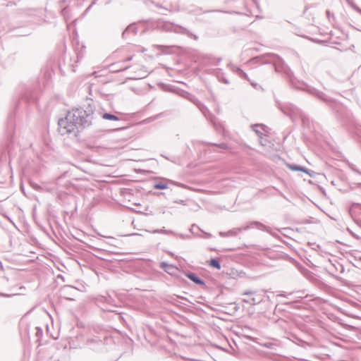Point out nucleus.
<instances>
[{"label":"nucleus","instance_id":"nucleus-1","mask_svg":"<svg viewBox=\"0 0 361 361\" xmlns=\"http://www.w3.org/2000/svg\"><path fill=\"white\" fill-rule=\"evenodd\" d=\"M93 118V111L91 109H74L68 111L64 118L59 121V130L61 134L64 135L73 132L75 128L89 127L92 125Z\"/></svg>","mask_w":361,"mask_h":361},{"label":"nucleus","instance_id":"nucleus-2","mask_svg":"<svg viewBox=\"0 0 361 361\" xmlns=\"http://www.w3.org/2000/svg\"><path fill=\"white\" fill-rule=\"evenodd\" d=\"M44 11L40 8H27L24 12V17L27 18V23L39 25L43 21Z\"/></svg>","mask_w":361,"mask_h":361},{"label":"nucleus","instance_id":"nucleus-3","mask_svg":"<svg viewBox=\"0 0 361 361\" xmlns=\"http://www.w3.org/2000/svg\"><path fill=\"white\" fill-rule=\"evenodd\" d=\"M168 30H172L176 32H180L181 34H185L190 37H192L195 40L198 39V37L196 35L192 34L190 31L188 30L186 28L180 27V26H173L172 25H167Z\"/></svg>","mask_w":361,"mask_h":361},{"label":"nucleus","instance_id":"nucleus-4","mask_svg":"<svg viewBox=\"0 0 361 361\" xmlns=\"http://www.w3.org/2000/svg\"><path fill=\"white\" fill-rule=\"evenodd\" d=\"M306 91L325 102L326 103H329L331 102V99L328 98L323 92L318 91L313 87H307Z\"/></svg>","mask_w":361,"mask_h":361},{"label":"nucleus","instance_id":"nucleus-5","mask_svg":"<svg viewBox=\"0 0 361 361\" xmlns=\"http://www.w3.org/2000/svg\"><path fill=\"white\" fill-rule=\"evenodd\" d=\"M250 228V226H244L243 228H234L230 230L227 232H220L219 235L221 237H230V236H235L237 235L242 230H247Z\"/></svg>","mask_w":361,"mask_h":361},{"label":"nucleus","instance_id":"nucleus-6","mask_svg":"<svg viewBox=\"0 0 361 361\" xmlns=\"http://www.w3.org/2000/svg\"><path fill=\"white\" fill-rule=\"evenodd\" d=\"M199 108L201 110V111L202 112V114L204 115V116L209 121H210L213 123H215V117L209 112V111L208 110V109L205 106L202 104L201 106H200Z\"/></svg>","mask_w":361,"mask_h":361},{"label":"nucleus","instance_id":"nucleus-7","mask_svg":"<svg viewBox=\"0 0 361 361\" xmlns=\"http://www.w3.org/2000/svg\"><path fill=\"white\" fill-rule=\"evenodd\" d=\"M283 111L285 114H288L292 118V119H293L294 118H295L298 116H301V113H300V110L294 106H291L289 107L288 112L283 109Z\"/></svg>","mask_w":361,"mask_h":361},{"label":"nucleus","instance_id":"nucleus-8","mask_svg":"<svg viewBox=\"0 0 361 361\" xmlns=\"http://www.w3.org/2000/svg\"><path fill=\"white\" fill-rule=\"evenodd\" d=\"M250 226L252 227H255L257 229L265 231L273 235V233L271 232V228L259 222V221H252L250 223Z\"/></svg>","mask_w":361,"mask_h":361},{"label":"nucleus","instance_id":"nucleus-9","mask_svg":"<svg viewBox=\"0 0 361 361\" xmlns=\"http://www.w3.org/2000/svg\"><path fill=\"white\" fill-rule=\"evenodd\" d=\"M187 277L190 279L191 281H192L194 283L198 285L204 286V281L201 279L200 277H198L194 273H188L186 274Z\"/></svg>","mask_w":361,"mask_h":361},{"label":"nucleus","instance_id":"nucleus-10","mask_svg":"<svg viewBox=\"0 0 361 361\" xmlns=\"http://www.w3.org/2000/svg\"><path fill=\"white\" fill-rule=\"evenodd\" d=\"M160 267L164 269L166 272H167L169 274H173L174 271L176 270V267L173 265L169 264L168 263L163 262L161 263Z\"/></svg>","mask_w":361,"mask_h":361},{"label":"nucleus","instance_id":"nucleus-11","mask_svg":"<svg viewBox=\"0 0 361 361\" xmlns=\"http://www.w3.org/2000/svg\"><path fill=\"white\" fill-rule=\"evenodd\" d=\"M137 33V27L135 25L132 24L127 27V28L123 31V36L124 37H127L129 34H136Z\"/></svg>","mask_w":361,"mask_h":361},{"label":"nucleus","instance_id":"nucleus-12","mask_svg":"<svg viewBox=\"0 0 361 361\" xmlns=\"http://www.w3.org/2000/svg\"><path fill=\"white\" fill-rule=\"evenodd\" d=\"M262 301V296H256V297H252L250 299H244L243 300V302H247V303H250V304H252V305H256V304H258L260 302Z\"/></svg>","mask_w":361,"mask_h":361},{"label":"nucleus","instance_id":"nucleus-13","mask_svg":"<svg viewBox=\"0 0 361 361\" xmlns=\"http://www.w3.org/2000/svg\"><path fill=\"white\" fill-rule=\"evenodd\" d=\"M101 116L103 119H105V120H111V121H119L120 120L119 117H118L115 115L109 114V113H104L102 114Z\"/></svg>","mask_w":361,"mask_h":361},{"label":"nucleus","instance_id":"nucleus-14","mask_svg":"<svg viewBox=\"0 0 361 361\" xmlns=\"http://www.w3.org/2000/svg\"><path fill=\"white\" fill-rule=\"evenodd\" d=\"M288 168L290 169H291L292 171H302V172H305L306 173H308V170L304 167H302V166H294V165H288Z\"/></svg>","mask_w":361,"mask_h":361},{"label":"nucleus","instance_id":"nucleus-15","mask_svg":"<svg viewBox=\"0 0 361 361\" xmlns=\"http://www.w3.org/2000/svg\"><path fill=\"white\" fill-rule=\"evenodd\" d=\"M350 212L353 213H359L361 214V204H353L350 208Z\"/></svg>","mask_w":361,"mask_h":361},{"label":"nucleus","instance_id":"nucleus-16","mask_svg":"<svg viewBox=\"0 0 361 361\" xmlns=\"http://www.w3.org/2000/svg\"><path fill=\"white\" fill-rule=\"evenodd\" d=\"M209 265L214 268L219 269V270L221 269V268L219 261L216 259H212L210 260Z\"/></svg>","mask_w":361,"mask_h":361},{"label":"nucleus","instance_id":"nucleus-17","mask_svg":"<svg viewBox=\"0 0 361 361\" xmlns=\"http://www.w3.org/2000/svg\"><path fill=\"white\" fill-rule=\"evenodd\" d=\"M262 128L264 129V126H262V125H254L252 126L253 130L257 133V135L261 138L262 137V133L260 132V130H259V128Z\"/></svg>","mask_w":361,"mask_h":361},{"label":"nucleus","instance_id":"nucleus-18","mask_svg":"<svg viewBox=\"0 0 361 361\" xmlns=\"http://www.w3.org/2000/svg\"><path fill=\"white\" fill-rule=\"evenodd\" d=\"M154 189H166L168 188L167 183H164L163 182L157 183L154 185Z\"/></svg>","mask_w":361,"mask_h":361},{"label":"nucleus","instance_id":"nucleus-19","mask_svg":"<svg viewBox=\"0 0 361 361\" xmlns=\"http://www.w3.org/2000/svg\"><path fill=\"white\" fill-rule=\"evenodd\" d=\"M347 2L352 8H353L356 12L361 14V8H360L355 4H354L353 1L348 0Z\"/></svg>","mask_w":361,"mask_h":361},{"label":"nucleus","instance_id":"nucleus-20","mask_svg":"<svg viewBox=\"0 0 361 361\" xmlns=\"http://www.w3.org/2000/svg\"><path fill=\"white\" fill-rule=\"evenodd\" d=\"M35 336L37 337V341H39L42 336V329L39 327H35Z\"/></svg>","mask_w":361,"mask_h":361},{"label":"nucleus","instance_id":"nucleus-21","mask_svg":"<svg viewBox=\"0 0 361 361\" xmlns=\"http://www.w3.org/2000/svg\"><path fill=\"white\" fill-rule=\"evenodd\" d=\"M167 183H169L171 184H173V185H177L178 187H180V188H185V185L182 183H177V182H175L173 180H169V179H165L164 180Z\"/></svg>","mask_w":361,"mask_h":361},{"label":"nucleus","instance_id":"nucleus-22","mask_svg":"<svg viewBox=\"0 0 361 361\" xmlns=\"http://www.w3.org/2000/svg\"><path fill=\"white\" fill-rule=\"evenodd\" d=\"M154 233H165V234H173V232L172 231L165 230V229L157 230L154 231Z\"/></svg>","mask_w":361,"mask_h":361},{"label":"nucleus","instance_id":"nucleus-23","mask_svg":"<svg viewBox=\"0 0 361 361\" xmlns=\"http://www.w3.org/2000/svg\"><path fill=\"white\" fill-rule=\"evenodd\" d=\"M216 147L222 149H226L228 148V146L225 143H221V144H219L218 145H216Z\"/></svg>","mask_w":361,"mask_h":361},{"label":"nucleus","instance_id":"nucleus-24","mask_svg":"<svg viewBox=\"0 0 361 361\" xmlns=\"http://www.w3.org/2000/svg\"><path fill=\"white\" fill-rule=\"evenodd\" d=\"M281 61V60L279 57H277V61H274V62H275V69H276V71H280V70L279 69V67L276 65V63H280Z\"/></svg>","mask_w":361,"mask_h":361},{"label":"nucleus","instance_id":"nucleus-25","mask_svg":"<svg viewBox=\"0 0 361 361\" xmlns=\"http://www.w3.org/2000/svg\"><path fill=\"white\" fill-rule=\"evenodd\" d=\"M74 290V288L71 286H65L63 288L62 290L63 292L66 291V290Z\"/></svg>","mask_w":361,"mask_h":361},{"label":"nucleus","instance_id":"nucleus-26","mask_svg":"<svg viewBox=\"0 0 361 361\" xmlns=\"http://www.w3.org/2000/svg\"><path fill=\"white\" fill-rule=\"evenodd\" d=\"M255 292H253V291H245L243 293V295H255Z\"/></svg>","mask_w":361,"mask_h":361},{"label":"nucleus","instance_id":"nucleus-27","mask_svg":"<svg viewBox=\"0 0 361 361\" xmlns=\"http://www.w3.org/2000/svg\"><path fill=\"white\" fill-rule=\"evenodd\" d=\"M240 72H241V76L243 78L248 80L247 75L245 72H243V71H240Z\"/></svg>","mask_w":361,"mask_h":361},{"label":"nucleus","instance_id":"nucleus-28","mask_svg":"<svg viewBox=\"0 0 361 361\" xmlns=\"http://www.w3.org/2000/svg\"><path fill=\"white\" fill-rule=\"evenodd\" d=\"M204 237L206 238H209L212 237V234L211 233H204Z\"/></svg>","mask_w":361,"mask_h":361},{"label":"nucleus","instance_id":"nucleus-29","mask_svg":"<svg viewBox=\"0 0 361 361\" xmlns=\"http://www.w3.org/2000/svg\"><path fill=\"white\" fill-rule=\"evenodd\" d=\"M326 13L327 18H329V20H330V18L331 17V14L330 11H326Z\"/></svg>","mask_w":361,"mask_h":361},{"label":"nucleus","instance_id":"nucleus-30","mask_svg":"<svg viewBox=\"0 0 361 361\" xmlns=\"http://www.w3.org/2000/svg\"><path fill=\"white\" fill-rule=\"evenodd\" d=\"M132 58H133L132 56L128 57V58L126 59V61H129L132 60Z\"/></svg>","mask_w":361,"mask_h":361},{"label":"nucleus","instance_id":"nucleus-31","mask_svg":"<svg viewBox=\"0 0 361 361\" xmlns=\"http://www.w3.org/2000/svg\"><path fill=\"white\" fill-rule=\"evenodd\" d=\"M66 8L63 9L62 11H61L62 14H63L66 12Z\"/></svg>","mask_w":361,"mask_h":361},{"label":"nucleus","instance_id":"nucleus-32","mask_svg":"<svg viewBox=\"0 0 361 361\" xmlns=\"http://www.w3.org/2000/svg\"><path fill=\"white\" fill-rule=\"evenodd\" d=\"M128 68V66H126V67L123 68H122V70H126V69H127Z\"/></svg>","mask_w":361,"mask_h":361},{"label":"nucleus","instance_id":"nucleus-33","mask_svg":"<svg viewBox=\"0 0 361 361\" xmlns=\"http://www.w3.org/2000/svg\"><path fill=\"white\" fill-rule=\"evenodd\" d=\"M168 253H169V255H171V256H173V254L172 252H169Z\"/></svg>","mask_w":361,"mask_h":361},{"label":"nucleus","instance_id":"nucleus-34","mask_svg":"<svg viewBox=\"0 0 361 361\" xmlns=\"http://www.w3.org/2000/svg\"><path fill=\"white\" fill-rule=\"evenodd\" d=\"M283 71H286L287 73V74H288V73L287 72V71L286 69H283Z\"/></svg>","mask_w":361,"mask_h":361},{"label":"nucleus","instance_id":"nucleus-35","mask_svg":"<svg viewBox=\"0 0 361 361\" xmlns=\"http://www.w3.org/2000/svg\"><path fill=\"white\" fill-rule=\"evenodd\" d=\"M281 296L285 297L286 295L284 294H281Z\"/></svg>","mask_w":361,"mask_h":361}]
</instances>
